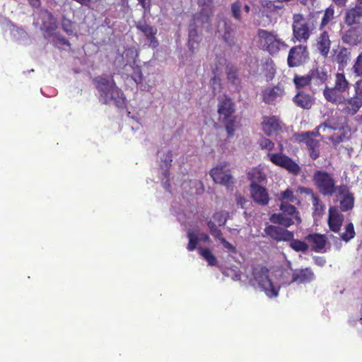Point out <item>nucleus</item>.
Wrapping results in <instances>:
<instances>
[{
	"label": "nucleus",
	"instance_id": "nucleus-4",
	"mask_svg": "<svg viewBox=\"0 0 362 362\" xmlns=\"http://www.w3.org/2000/svg\"><path fill=\"white\" fill-rule=\"evenodd\" d=\"M281 213L274 214L270 217L271 222L280 224L284 227L299 223L301 221L299 212L296 208L288 203H281L280 206Z\"/></svg>",
	"mask_w": 362,
	"mask_h": 362
},
{
	"label": "nucleus",
	"instance_id": "nucleus-44",
	"mask_svg": "<svg viewBox=\"0 0 362 362\" xmlns=\"http://www.w3.org/2000/svg\"><path fill=\"white\" fill-rule=\"evenodd\" d=\"M228 218V213L225 211L216 212L213 216V220L218 226H223Z\"/></svg>",
	"mask_w": 362,
	"mask_h": 362
},
{
	"label": "nucleus",
	"instance_id": "nucleus-36",
	"mask_svg": "<svg viewBox=\"0 0 362 362\" xmlns=\"http://www.w3.org/2000/svg\"><path fill=\"white\" fill-rule=\"evenodd\" d=\"M310 201L313 206V214L315 216H322L325 211V206L320 201L318 195H317L316 197H313Z\"/></svg>",
	"mask_w": 362,
	"mask_h": 362
},
{
	"label": "nucleus",
	"instance_id": "nucleus-20",
	"mask_svg": "<svg viewBox=\"0 0 362 362\" xmlns=\"http://www.w3.org/2000/svg\"><path fill=\"white\" fill-rule=\"evenodd\" d=\"M137 28L140 30L148 41V47L155 48L158 45V42L156 39L155 35L157 33V29L153 26H150L145 23H139L136 25Z\"/></svg>",
	"mask_w": 362,
	"mask_h": 362
},
{
	"label": "nucleus",
	"instance_id": "nucleus-64",
	"mask_svg": "<svg viewBox=\"0 0 362 362\" xmlns=\"http://www.w3.org/2000/svg\"><path fill=\"white\" fill-rule=\"evenodd\" d=\"M228 78L229 80H230L232 82H235V80L236 79V75L235 72H228Z\"/></svg>",
	"mask_w": 362,
	"mask_h": 362
},
{
	"label": "nucleus",
	"instance_id": "nucleus-25",
	"mask_svg": "<svg viewBox=\"0 0 362 362\" xmlns=\"http://www.w3.org/2000/svg\"><path fill=\"white\" fill-rule=\"evenodd\" d=\"M305 238L314 251L321 252L325 248L327 240L324 235L311 234L306 236Z\"/></svg>",
	"mask_w": 362,
	"mask_h": 362
},
{
	"label": "nucleus",
	"instance_id": "nucleus-24",
	"mask_svg": "<svg viewBox=\"0 0 362 362\" xmlns=\"http://www.w3.org/2000/svg\"><path fill=\"white\" fill-rule=\"evenodd\" d=\"M351 51L344 47H339L335 51L334 61L339 64V68H344L351 60Z\"/></svg>",
	"mask_w": 362,
	"mask_h": 362
},
{
	"label": "nucleus",
	"instance_id": "nucleus-13",
	"mask_svg": "<svg viewBox=\"0 0 362 362\" xmlns=\"http://www.w3.org/2000/svg\"><path fill=\"white\" fill-rule=\"evenodd\" d=\"M210 175L216 183L227 187L233 182V177L229 171L226 169V165L223 164L218 165L214 168L210 172Z\"/></svg>",
	"mask_w": 362,
	"mask_h": 362
},
{
	"label": "nucleus",
	"instance_id": "nucleus-35",
	"mask_svg": "<svg viewBox=\"0 0 362 362\" xmlns=\"http://www.w3.org/2000/svg\"><path fill=\"white\" fill-rule=\"evenodd\" d=\"M300 141L306 144L309 149L317 148L319 141L310 136V133L305 132L300 136Z\"/></svg>",
	"mask_w": 362,
	"mask_h": 362
},
{
	"label": "nucleus",
	"instance_id": "nucleus-50",
	"mask_svg": "<svg viewBox=\"0 0 362 362\" xmlns=\"http://www.w3.org/2000/svg\"><path fill=\"white\" fill-rule=\"evenodd\" d=\"M161 162L163 163L161 164L162 167H165L168 168L173 160V154L170 151H168L165 153L163 154L162 157H160Z\"/></svg>",
	"mask_w": 362,
	"mask_h": 362
},
{
	"label": "nucleus",
	"instance_id": "nucleus-9",
	"mask_svg": "<svg viewBox=\"0 0 362 362\" xmlns=\"http://www.w3.org/2000/svg\"><path fill=\"white\" fill-rule=\"evenodd\" d=\"M334 194H336L337 200L339 202V206L341 211H346L354 207V197L346 185H339Z\"/></svg>",
	"mask_w": 362,
	"mask_h": 362
},
{
	"label": "nucleus",
	"instance_id": "nucleus-30",
	"mask_svg": "<svg viewBox=\"0 0 362 362\" xmlns=\"http://www.w3.org/2000/svg\"><path fill=\"white\" fill-rule=\"evenodd\" d=\"M260 13L262 16L268 18H272L276 16L274 3L271 1H263L262 2V8Z\"/></svg>",
	"mask_w": 362,
	"mask_h": 362
},
{
	"label": "nucleus",
	"instance_id": "nucleus-34",
	"mask_svg": "<svg viewBox=\"0 0 362 362\" xmlns=\"http://www.w3.org/2000/svg\"><path fill=\"white\" fill-rule=\"evenodd\" d=\"M341 128V125L337 122V119L334 117L327 119L325 122L317 127V132L323 131L325 132L326 129H330L333 130H336ZM319 134V132L315 134Z\"/></svg>",
	"mask_w": 362,
	"mask_h": 362
},
{
	"label": "nucleus",
	"instance_id": "nucleus-31",
	"mask_svg": "<svg viewBox=\"0 0 362 362\" xmlns=\"http://www.w3.org/2000/svg\"><path fill=\"white\" fill-rule=\"evenodd\" d=\"M336 89L344 92L349 88V83L346 80L344 74L338 73L336 74L334 86Z\"/></svg>",
	"mask_w": 362,
	"mask_h": 362
},
{
	"label": "nucleus",
	"instance_id": "nucleus-8",
	"mask_svg": "<svg viewBox=\"0 0 362 362\" xmlns=\"http://www.w3.org/2000/svg\"><path fill=\"white\" fill-rule=\"evenodd\" d=\"M267 156L274 164L285 168L293 175H298L300 171V166L291 158L284 154L269 153Z\"/></svg>",
	"mask_w": 362,
	"mask_h": 362
},
{
	"label": "nucleus",
	"instance_id": "nucleus-27",
	"mask_svg": "<svg viewBox=\"0 0 362 362\" xmlns=\"http://www.w3.org/2000/svg\"><path fill=\"white\" fill-rule=\"evenodd\" d=\"M293 100L296 105L303 109L311 108L314 103V99L310 95L303 93H298Z\"/></svg>",
	"mask_w": 362,
	"mask_h": 362
},
{
	"label": "nucleus",
	"instance_id": "nucleus-51",
	"mask_svg": "<svg viewBox=\"0 0 362 362\" xmlns=\"http://www.w3.org/2000/svg\"><path fill=\"white\" fill-rule=\"evenodd\" d=\"M216 240H218L223 245V247L226 249L229 252H231L233 253H235L236 252V249L235 247L232 245L230 244L229 242H228L223 237V235L221 234V237L220 238H216Z\"/></svg>",
	"mask_w": 362,
	"mask_h": 362
},
{
	"label": "nucleus",
	"instance_id": "nucleus-29",
	"mask_svg": "<svg viewBox=\"0 0 362 362\" xmlns=\"http://www.w3.org/2000/svg\"><path fill=\"white\" fill-rule=\"evenodd\" d=\"M213 14L212 8L207 6L202 9L200 13H197L193 17V22L194 24L203 25L209 23L210 17Z\"/></svg>",
	"mask_w": 362,
	"mask_h": 362
},
{
	"label": "nucleus",
	"instance_id": "nucleus-28",
	"mask_svg": "<svg viewBox=\"0 0 362 362\" xmlns=\"http://www.w3.org/2000/svg\"><path fill=\"white\" fill-rule=\"evenodd\" d=\"M331 41L329 36L326 31L322 32L317 41V48L320 54L323 56H327L329 52Z\"/></svg>",
	"mask_w": 362,
	"mask_h": 362
},
{
	"label": "nucleus",
	"instance_id": "nucleus-7",
	"mask_svg": "<svg viewBox=\"0 0 362 362\" xmlns=\"http://www.w3.org/2000/svg\"><path fill=\"white\" fill-rule=\"evenodd\" d=\"M253 274L255 282L268 297L272 298L278 296L279 288L275 286L269 278L268 270L266 268H257L254 270Z\"/></svg>",
	"mask_w": 362,
	"mask_h": 362
},
{
	"label": "nucleus",
	"instance_id": "nucleus-22",
	"mask_svg": "<svg viewBox=\"0 0 362 362\" xmlns=\"http://www.w3.org/2000/svg\"><path fill=\"white\" fill-rule=\"evenodd\" d=\"M311 84L316 86L324 83L328 77V72L325 66H317L309 73Z\"/></svg>",
	"mask_w": 362,
	"mask_h": 362
},
{
	"label": "nucleus",
	"instance_id": "nucleus-19",
	"mask_svg": "<svg viewBox=\"0 0 362 362\" xmlns=\"http://www.w3.org/2000/svg\"><path fill=\"white\" fill-rule=\"evenodd\" d=\"M284 94V90L280 85L273 88H267L263 92V100L268 104H272L281 99Z\"/></svg>",
	"mask_w": 362,
	"mask_h": 362
},
{
	"label": "nucleus",
	"instance_id": "nucleus-56",
	"mask_svg": "<svg viewBox=\"0 0 362 362\" xmlns=\"http://www.w3.org/2000/svg\"><path fill=\"white\" fill-rule=\"evenodd\" d=\"M196 25L194 23L189 25V39L198 40V32L195 28Z\"/></svg>",
	"mask_w": 362,
	"mask_h": 362
},
{
	"label": "nucleus",
	"instance_id": "nucleus-18",
	"mask_svg": "<svg viewBox=\"0 0 362 362\" xmlns=\"http://www.w3.org/2000/svg\"><path fill=\"white\" fill-rule=\"evenodd\" d=\"M344 221V215L341 214L337 208L331 206L329 209L328 224L329 228L337 233L340 230Z\"/></svg>",
	"mask_w": 362,
	"mask_h": 362
},
{
	"label": "nucleus",
	"instance_id": "nucleus-61",
	"mask_svg": "<svg viewBox=\"0 0 362 362\" xmlns=\"http://www.w3.org/2000/svg\"><path fill=\"white\" fill-rule=\"evenodd\" d=\"M30 4L34 8H39L40 6V0H28Z\"/></svg>",
	"mask_w": 362,
	"mask_h": 362
},
{
	"label": "nucleus",
	"instance_id": "nucleus-11",
	"mask_svg": "<svg viewBox=\"0 0 362 362\" xmlns=\"http://www.w3.org/2000/svg\"><path fill=\"white\" fill-rule=\"evenodd\" d=\"M308 57L307 47L303 45H298L292 47L288 56V64L290 67L298 66L304 63Z\"/></svg>",
	"mask_w": 362,
	"mask_h": 362
},
{
	"label": "nucleus",
	"instance_id": "nucleus-38",
	"mask_svg": "<svg viewBox=\"0 0 362 362\" xmlns=\"http://www.w3.org/2000/svg\"><path fill=\"white\" fill-rule=\"evenodd\" d=\"M189 186L190 187V194H202L204 190V185L200 180H190L188 183Z\"/></svg>",
	"mask_w": 362,
	"mask_h": 362
},
{
	"label": "nucleus",
	"instance_id": "nucleus-39",
	"mask_svg": "<svg viewBox=\"0 0 362 362\" xmlns=\"http://www.w3.org/2000/svg\"><path fill=\"white\" fill-rule=\"evenodd\" d=\"M199 253L203 258L208 262L209 265L214 266L217 263L216 257L209 249H199Z\"/></svg>",
	"mask_w": 362,
	"mask_h": 362
},
{
	"label": "nucleus",
	"instance_id": "nucleus-12",
	"mask_svg": "<svg viewBox=\"0 0 362 362\" xmlns=\"http://www.w3.org/2000/svg\"><path fill=\"white\" fill-rule=\"evenodd\" d=\"M343 43L351 47L358 46L362 43V26L351 27L341 33Z\"/></svg>",
	"mask_w": 362,
	"mask_h": 362
},
{
	"label": "nucleus",
	"instance_id": "nucleus-52",
	"mask_svg": "<svg viewBox=\"0 0 362 362\" xmlns=\"http://www.w3.org/2000/svg\"><path fill=\"white\" fill-rule=\"evenodd\" d=\"M210 84L214 94H216L217 93L220 92L221 88V79L218 77L214 76L213 78H211Z\"/></svg>",
	"mask_w": 362,
	"mask_h": 362
},
{
	"label": "nucleus",
	"instance_id": "nucleus-43",
	"mask_svg": "<svg viewBox=\"0 0 362 362\" xmlns=\"http://www.w3.org/2000/svg\"><path fill=\"white\" fill-rule=\"evenodd\" d=\"M187 237L189 238V243L187 245V250L189 251L194 250L198 243V237L197 235L191 230H189L187 233Z\"/></svg>",
	"mask_w": 362,
	"mask_h": 362
},
{
	"label": "nucleus",
	"instance_id": "nucleus-49",
	"mask_svg": "<svg viewBox=\"0 0 362 362\" xmlns=\"http://www.w3.org/2000/svg\"><path fill=\"white\" fill-rule=\"evenodd\" d=\"M216 223L213 220V221H209L207 222V226H208V228L211 232V234L215 238H220L221 237V232L220 230L218 229L217 228V226H216Z\"/></svg>",
	"mask_w": 362,
	"mask_h": 362
},
{
	"label": "nucleus",
	"instance_id": "nucleus-10",
	"mask_svg": "<svg viewBox=\"0 0 362 362\" xmlns=\"http://www.w3.org/2000/svg\"><path fill=\"white\" fill-rule=\"evenodd\" d=\"M362 107V101L359 97L355 95L349 98H344L338 110L345 115H355Z\"/></svg>",
	"mask_w": 362,
	"mask_h": 362
},
{
	"label": "nucleus",
	"instance_id": "nucleus-17",
	"mask_svg": "<svg viewBox=\"0 0 362 362\" xmlns=\"http://www.w3.org/2000/svg\"><path fill=\"white\" fill-rule=\"evenodd\" d=\"M251 196L253 200L262 206L269 203V197L267 189L255 183H252L250 186Z\"/></svg>",
	"mask_w": 362,
	"mask_h": 362
},
{
	"label": "nucleus",
	"instance_id": "nucleus-40",
	"mask_svg": "<svg viewBox=\"0 0 362 362\" xmlns=\"http://www.w3.org/2000/svg\"><path fill=\"white\" fill-rule=\"evenodd\" d=\"M352 71L356 76L362 77V52L354 59Z\"/></svg>",
	"mask_w": 362,
	"mask_h": 362
},
{
	"label": "nucleus",
	"instance_id": "nucleus-26",
	"mask_svg": "<svg viewBox=\"0 0 362 362\" xmlns=\"http://www.w3.org/2000/svg\"><path fill=\"white\" fill-rule=\"evenodd\" d=\"M314 279L313 272L308 268L296 270L293 274V281L299 283H307Z\"/></svg>",
	"mask_w": 362,
	"mask_h": 362
},
{
	"label": "nucleus",
	"instance_id": "nucleus-53",
	"mask_svg": "<svg viewBox=\"0 0 362 362\" xmlns=\"http://www.w3.org/2000/svg\"><path fill=\"white\" fill-rule=\"evenodd\" d=\"M259 145L262 149H267L269 151H272L274 148V144L266 138L260 140Z\"/></svg>",
	"mask_w": 362,
	"mask_h": 362
},
{
	"label": "nucleus",
	"instance_id": "nucleus-45",
	"mask_svg": "<svg viewBox=\"0 0 362 362\" xmlns=\"http://www.w3.org/2000/svg\"><path fill=\"white\" fill-rule=\"evenodd\" d=\"M334 9L332 8H327L324 13L323 17L321 21V27L326 25L330 21L334 18Z\"/></svg>",
	"mask_w": 362,
	"mask_h": 362
},
{
	"label": "nucleus",
	"instance_id": "nucleus-1",
	"mask_svg": "<svg viewBox=\"0 0 362 362\" xmlns=\"http://www.w3.org/2000/svg\"><path fill=\"white\" fill-rule=\"evenodd\" d=\"M96 87L100 92V100L104 104H115L117 107L124 105L123 93L112 80L98 77L95 79Z\"/></svg>",
	"mask_w": 362,
	"mask_h": 362
},
{
	"label": "nucleus",
	"instance_id": "nucleus-3",
	"mask_svg": "<svg viewBox=\"0 0 362 362\" xmlns=\"http://www.w3.org/2000/svg\"><path fill=\"white\" fill-rule=\"evenodd\" d=\"M40 17L42 21L40 30L46 39L52 38L53 42L59 40L62 45H69V42L63 37L59 36L54 31L57 30V18L47 10H42L40 12Z\"/></svg>",
	"mask_w": 362,
	"mask_h": 362
},
{
	"label": "nucleus",
	"instance_id": "nucleus-58",
	"mask_svg": "<svg viewBox=\"0 0 362 362\" xmlns=\"http://www.w3.org/2000/svg\"><path fill=\"white\" fill-rule=\"evenodd\" d=\"M344 138H345L344 134H340V135L334 134L329 138V140L332 142V144L334 146H337V144L342 142Z\"/></svg>",
	"mask_w": 362,
	"mask_h": 362
},
{
	"label": "nucleus",
	"instance_id": "nucleus-37",
	"mask_svg": "<svg viewBox=\"0 0 362 362\" xmlns=\"http://www.w3.org/2000/svg\"><path fill=\"white\" fill-rule=\"evenodd\" d=\"M355 236L354 227L352 223H349L345 227V231L340 234V238L345 242H349Z\"/></svg>",
	"mask_w": 362,
	"mask_h": 362
},
{
	"label": "nucleus",
	"instance_id": "nucleus-46",
	"mask_svg": "<svg viewBox=\"0 0 362 362\" xmlns=\"http://www.w3.org/2000/svg\"><path fill=\"white\" fill-rule=\"evenodd\" d=\"M293 81L298 88L303 87L308 83L311 84V80L309 74L306 76H296Z\"/></svg>",
	"mask_w": 362,
	"mask_h": 362
},
{
	"label": "nucleus",
	"instance_id": "nucleus-33",
	"mask_svg": "<svg viewBox=\"0 0 362 362\" xmlns=\"http://www.w3.org/2000/svg\"><path fill=\"white\" fill-rule=\"evenodd\" d=\"M137 56L138 53L135 48L132 47L126 49L122 55V57L124 61V64L127 65L131 64L132 63L134 64L135 59Z\"/></svg>",
	"mask_w": 362,
	"mask_h": 362
},
{
	"label": "nucleus",
	"instance_id": "nucleus-21",
	"mask_svg": "<svg viewBox=\"0 0 362 362\" xmlns=\"http://www.w3.org/2000/svg\"><path fill=\"white\" fill-rule=\"evenodd\" d=\"M263 130L268 136L276 134L281 128V123L276 117H265L262 122Z\"/></svg>",
	"mask_w": 362,
	"mask_h": 362
},
{
	"label": "nucleus",
	"instance_id": "nucleus-32",
	"mask_svg": "<svg viewBox=\"0 0 362 362\" xmlns=\"http://www.w3.org/2000/svg\"><path fill=\"white\" fill-rule=\"evenodd\" d=\"M219 120L224 123L228 135L229 136H233L237 127L235 117L233 115L231 117H228V119H221Z\"/></svg>",
	"mask_w": 362,
	"mask_h": 362
},
{
	"label": "nucleus",
	"instance_id": "nucleus-16",
	"mask_svg": "<svg viewBox=\"0 0 362 362\" xmlns=\"http://www.w3.org/2000/svg\"><path fill=\"white\" fill-rule=\"evenodd\" d=\"M235 112V105L230 98L226 95L221 97L219 99L218 113L219 119H228V117L233 116Z\"/></svg>",
	"mask_w": 362,
	"mask_h": 362
},
{
	"label": "nucleus",
	"instance_id": "nucleus-55",
	"mask_svg": "<svg viewBox=\"0 0 362 362\" xmlns=\"http://www.w3.org/2000/svg\"><path fill=\"white\" fill-rule=\"evenodd\" d=\"M132 78L136 83H141L143 81L141 69L137 66L132 74Z\"/></svg>",
	"mask_w": 362,
	"mask_h": 362
},
{
	"label": "nucleus",
	"instance_id": "nucleus-41",
	"mask_svg": "<svg viewBox=\"0 0 362 362\" xmlns=\"http://www.w3.org/2000/svg\"><path fill=\"white\" fill-rule=\"evenodd\" d=\"M290 247L296 252H306L308 249V245L303 241L299 240H291Z\"/></svg>",
	"mask_w": 362,
	"mask_h": 362
},
{
	"label": "nucleus",
	"instance_id": "nucleus-59",
	"mask_svg": "<svg viewBox=\"0 0 362 362\" xmlns=\"http://www.w3.org/2000/svg\"><path fill=\"white\" fill-rule=\"evenodd\" d=\"M198 44H199L198 40L189 39V40H188V46H189V50L192 53L195 52L196 49L198 47Z\"/></svg>",
	"mask_w": 362,
	"mask_h": 362
},
{
	"label": "nucleus",
	"instance_id": "nucleus-6",
	"mask_svg": "<svg viewBox=\"0 0 362 362\" xmlns=\"http://www.w3.org/2000/svg\"><path fill=\"white\" fill-rule=\"evenodd\" d=\"M293 21V37L299 42H306L313 30V25L307 21L301 14H294Z\"/></svg>",
	"mask_w": 362,
	"mask_h": 362
},
{
	"label": "nucleus",
	"instance_id": "nucleus-15",
	"mask_svg": "<svg viewBox=\"0 0 362 362\" xmlns=\"http://www.w3.org/2000/svg\"><path fill=\"white\" fill-rule=\"evenodd\" d=\"M264 231L267 235L277 241H289L293 238L292 232L276 226H269Z\"/></svg>",
	"mask_w": 362,
	"mask_h": 362
},
{
	"label": "nucleus",
	"instance_id": "nucleus-62",
	"mask_svg": "<svg viewBox=\"0 0 362 362\" xmlns=\"http://www.w3.org/2000/svg\"><path fill=\"white\" fill-rule=\"evenodd\" d=\"M310 156L313 159H316L319 156V152L317 151V148L310 149Z\"/></svg>",
	"mask_w": 362,
	"mask_h": 362
},
{
	"label": "nucleus",
	"instance_id": "nucleus-63",
	"mask_svg": "<svg viewBox=\"0 0 362 362\" xmlns=\"http://www.w3.org/2000/svg\"><path fill=\"white\" fill-rule=\"evenodd\" d=\"M246 202V200L243 197H239L237 199V204L240 206V207L243 208L245 206V203Z\"/></svg>",
	"mask_w": 362,
	"mask_h": 362
},
{
	"label": "nucleus",
	"instance_id": "nucleus-47",
	"mask_svg": "<svg viewBox=\"0 0 362 362\" xmlns=\"http://www.w3.org/2000/svg\"><path fill=\"white\" fill-rule=\"evenodd\" d=\"M62 28L68 35H71L74 34L73 23L65 17L62 19Z\"/></svg>",
	"mask_w": 362,
	"mask_h": 362
},
{
	"label": "nucleus",
	"instance_id": "nucleus-23",
	"mask_svg": "<svg viewBox=\"0 0 362 362\" xmlns=\"http://www.w3.org/2000/svg\"><path fill=\"white\" fill-rule=\"evenodd\" d=\"M341 91L335 88H329L325 86L323 90V95L327 101L337 105V108L340 105V103L343 100L344 96L341 94Z\"/></svg>",
	"mask_w": 362,
	"mask_h": 362
},
{
	"label": "nucleus",
	"instance_id": "nucleus-2",
	"mask_svg": "<svg viewBox=\"0 0 362 362\" xmlns=\"http://www.w3.org/2000/svg\"><path fill=\"white\" fill-rule=\"evenodd\" d=\"M313 181L318 192L323 196H333L339 187L334 175L324 170H316L313 173Z\"/></svg>",
	"mask_w": 362,
	"mask_h": 362
},
{
	"label": "nucleus",
	"instance_id": "nucleus-14",
	"mask_svg": "<svg viewBox=\"0 0 362 362\" xmlns=\"http://www.w3.org/2000/svg\"><path fill=\"white\" fill-rule=\"evenodd\" d=\"M344 22L348 25L362 23V0H357L356 6L346 11Z\"/></svg>",
	"mask_w": 362,
	"mask_h": 362
},
{
	"label": "nucleus",
	"instance_id": "nucleus-48",
	"mask_svg": "<svg viewBox=\"0 0 362 362\" xmlns=\"http://www.w3.org/2000/svg\"><path fill=\"white\" fill-rule=\"evenodd\" d=\"M279 199L282 203H288V202H294L295 197L293 191L290 189H287L281 193Z\"/></svg>",
	"mask_w": 362,
	"mask_h": 362
},
{
	"label": "nucleus",
	"instance_id": "nucleus-42",
	"mask_svg": "<svg viewBox=\"0 0 362 362\" xmlns=\"http://www.w3.org/2000/svg\"><path fill=\"white\" fill-rule=\"evenodd\" d=\"M243 8V4L240 1H238L232 4L231 5V12L234 18L238 21H240L242 19L241 17V9Z\"/></svg>",
	"mask_w": 362,
	"mask_h": 362
},
{
	"label": "nucleus",
	"instance_id": "nucleus-54",
	"mask_svg": "<svg viewBox=\"0 0 362 362\" xmlns=\"http://www.w3.org/2000/svg\"><path fill=\"white\" fill-rule=\"evenodd\" d=\"M355 95L360 98L362 101V79L358 80L354 85Z\"/></svg>",
	"mask_w": 362,
	"mask_h": 362
},
{
	"label": "nucleus",
	"instance_id": "nucleus-60",
	"mask_svg": "<svg viewBox=\"0 0 362 362\" xmlns=\"http://www.w3.org/2000/svg\"><path fill=\"white\" fill-rule=\"evenodd\" d=\"M274 6H275V11H276V16H281L283 13L284 8V6L282 2L280 1L276 4H274Z\"/></svg>",
	"mask_w": 362,
	"mask_h": 362
},
{
	"label": "nucleus",
	"instance_id": "nucleus-5",
	"mask_svg": "<svg viewBox=\"0 0 362 362\" xmlns=\"http://www.w3.org/2000/svg\"><path fill=\"white\" fill-rule=\"evenodd\" d=\"M260 45L271 54H277L281 49H286L287 45L276 35L265 30L258 31Z\"/></svg>",
	"mask_w": 362,
	"mask_h": 362
},
{
	"label": "nucleus",
	"instance_id": "nucleus-57",
	"mask_svg": "<svg viewBox=\"0 0 362 362\" xmlns=\"http://www.w3.org/2000/svg\"><path fill=\"white\" fill-rule=\"evenodd\" d=\"M298 190L301 194H305L310 196V200L313 199V197H316L317 195L314 192L313 189L309 187H299Z\"/></svg>",
	"mask_w": 362,
	"mask_h": 362
}]
</instances>
